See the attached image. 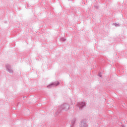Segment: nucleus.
Returning a JSON list of instances; mask_svg holds the SVG:
<instances>
[{"mask_svg":"<svg viewBox=\"0 0 127 127\" xmlns=\"http://www.w3.org/2000/svg\"><path fill=\"white\" fill-rule=\"evenodd\" d=\"M85 106H86V103L85 102H81L78 103V106L79 109H83Z\"/></svg>","mask_w":127,"mask_h":127,"instance_id":"20e7f679","label":"nucleus"},{"mask_svg":"<svg viewBox=\"0 0 127 127\" xmlns=\"http://www.w3.org/2000/svg\"><path fill=\"white\" fill-rule=\"evenodd\" d=\"M61 41H63L64 42V41H66V39L64 38V37L61 38Z\"/></svg>","mask_w":127,"mask_h":127,"instance_id":"6e6552de","label":"nucleus"},{"mask_svg":"<svg viewBox=\"0 0 127 127\" xmlns=\"http://www.w3.org/2000/svg\"><path fill=\"white\" fill-rule=\"evenodd\" d=\"M113 25H115L116 27H118L119 26H120V23H113Z\"/></svg>","mask_w":127,"mask_h":127,"instance_id":"0eeeda50","label":"nucleus"},{"mask_svg":"<svg viewBox=\"0 0 127 127\" xmlns=\"http://www.w3.org/2000/svg\"><path fill=\"white\" fill-rule=\"evenodd\" d=\"M5 67L6 68L7 71L9 72V73H13V70H12V69H11V66H10V65L6 64L5 65Z\"/></svg>","mask_w":127,"mask_h":127,"instance_id":"7ed1b4c3","label":"nucleus"},{"mask_svg":"<svg viewBox=\"0 0 127 127\" xmlns=\"http://www.w3.org/2000/svg\"><path fill=\"white\" fill-rule=\"evenodd\" d=\"M99 77H102V75H101V74H99Z\"/></svg>","mask_w":127,"mask_h":127,"instance_id":"1a4fd4ad","label":"nucleus"},{"mask_svg":"<svg viewBox=\"0 0 127 127\" xmlns=\"http://www.w3.org/2000/svg\"><path fill=\"white\" fill-rule=\"evenodd\" d=\"M76 121H77V119H76V118H73L72 120H71V126H74L75 125V123H76Z\"/></svg>","mask_w":127,"mask_h":127,"instance_id":"423d86ee","label":"nucleus"},{"mask_svg":"<svg viewBox=\"0 0 127 127\" xmlns=\"http://www.w3.org/2000/svg\"><path fill=\"white\" fill-rule=\"evenodd\" d=\"M79 127H88V124L84 121H81Z\"/></svg>","mask_w":127,"mask_h":127,"instance_id":"39448f33","label":"nucleus"},{"mask_svg":"<svg viewBox=\"0 0 127 127\" xmlns=\"http://www.w3.org/2000/svg\"><path fill=\"white\" fill-rule=\"evenodd\" d=\"M70 109V106L67 103H64L59 107L57 114H59L60 112H62V110L64 111H68Z\"/></svg>","mask_w":127,"mask_h":127,"instance_id":"f257e3e1","label":"nucleus"},{"mask_svg":"<svg viewBox=\"0 0 127 127\" xmlns=\"http://www.w3.org/2000/svg\"><path fill=\"white\" fill-rule=\"evenodd\" d=\"M60 84V82H59V81H56L48 85L47 87L51 88V87H57V86L59 85Z\"/></svg>","mask_w":127,"mask_h":127,"instance_id":"f03ea898","label":"nucleus"}]
</instances>
